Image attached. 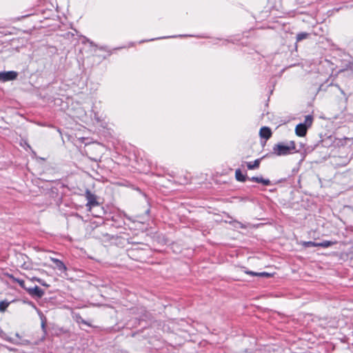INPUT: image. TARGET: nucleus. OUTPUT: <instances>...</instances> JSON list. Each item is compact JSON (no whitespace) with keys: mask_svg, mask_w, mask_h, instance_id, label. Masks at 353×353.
I'll list each match as a JSON object with an SVG mask.
<instances>
[{"mask_svg":"<svg viewBox=\"0 0 353 353\" xmlns=\"http://www.w3.org/2000/svg\"><path fill=\"white\" fill-rule=\"evenodd\" d=\"M295 152L296 150L294 141H290L286 144L283 142L278 143L272 148V153L277 156H285Z\"/></svg>","mask_w":353,"mask_h":353,"instance_id":"nucleus-1","label":"nucleus"},{"mask_svg":"<svg viewBox=\"0 0 353 353\" xmlns=\"http://www.w3.org/2000/svg\"><path fill=\"white\" fill-rule=\"evenodd\" d=\"M235 178L236 181L240 182H245V181L249 180L253 182L262 183L264 185H270L271 184V181L269 179H263L261 176L248 177L246 174H243L240 169L236 170Z\"/></svg>","mask_w":353,"mask_h":353,"instance_id":"nucleus-2","label":"nucleus"},{"mask_svg":"<svg viewBox=\"0 0 353 353\" xmlns=\"http://www.w3.org/2000/svg\"><path fill=\"white\" fill-rule=\"evenodd\" d=\"M18 75V72L13 70L0 72V82L14 81L17 79Z\"/></svg>","mask_w":353,"mask_h":353,"instance_id":"nucleus-3","label":"nucleus"},{"mask_svg":"<svg viewBox=\"0 0 353 353\" xmlns=\"http://www.w3.org/2000/svg\"><path fill=\"white\" fill-rule=\"evenodd\" d=\"M26 292L30 296L36 299H41L45 294L44 290L41 289L39 286L29 287Z\"/></svg>","mask_w":353,"mask_h":353,"instance_id":"nucleus-4","label":"nucleus"},{"mask_svg":"<svg viewBox=\"0 0 353 353\" xmlns=\"http://www.w3.org/2000/svg\"><path fill=\"white\" fill-rule=\"evenodd\" d=\"M85 196L86 198V200L88 201V203L86 204V206L88 207H94L98 206L99 204L98 201H97V196L95 194L91 192L90 190H86Z\"/></svg>","mask_w":353,"mask_h":353,"instance_id":"nucleus-5","label":"nucleus"},{"mask_svg":"<svg viewBox=\"0 0 353 353\" xmlns=\"http://www.w3.org/2000/svg\"><path fill=\"white\" fill-rule=\"evenodd\" d=\"M272 130L269 127L263 126L260 129L259 136L265 141L268 140L272 137Z\"/></svg>","mask_w":353,"mask_h":353,"instance_id":"nucleus-6","label":"nucleus"},{"mask_svg":"<svg viewBox=\"0 0 353 353\" xmlns=\"http://www.w3.org/2000/svg\"><path fill=\"white\" fill-rule=\"evenodd\" d=\"M307 130L308 128L305 127L302 123H299L295 128V133L299 137H305Z\"/></svg>","mask_w":353,"mask_h":353,"instance_id":"nucleus-7","label":"nucleus"},{"mask_svg":"<svg viewBox=\"0 0 353 353\" xmlns=\"http://www.w3.org/2000/svg\"><path fill=\"white\" fill-rule=\"evenodd\" d=\"M50 260L55 264L56 268L61 272H65L67 270V268L63 261L58 259L50 258Z\"/></svg>","mask_w":353,"mask_h":353,"instance_id":"nucleus-8","label":"nucleus"},{"mask_svg":"<svg viewBox=\"0 0 353 353\" xmlns=\"http://www.w3.org/2000/svg\"><path fill=\"white\" fill-rule=\"evenodd\" d=\"M267 156H268V154L262 157L260 159H257L253 163H252V162H247L246 163H247L248 169V170H255V169H257L259 167L261 161L263 159L265 158Z\"/></svg>","mask_w":353,"mask_h":353,"instance_id":"nucleus-9","label":"nucleus"},{"mask_svg":"<svg viewBox=\"0 0 353 353\" xmlns=\"http://www.w3.org/2000/svg\"><path fill=\"white\" fill-rule=\"evenodd\" d=\"M8 277L10 279H11L13 281L19 283V285H20L21 288H22L23 289H24L26 291V290L29 288V287H27L25 284V281L22 279H17V278H15L13 275L12 274H8Z\"/></svg>","mask_w":353,"mask_h":353,"instance_id":"nucleus-10","label":"nucleus"},{"mask_svg":"<svg viewBox=\"0 0 353 353\" xmlns=\"http://www.w3.org/2000/svg\"><path fill=\"white\" fill-rule=\"evenodd\" d=\"M313 122V117L310 114L305 116V121L303 123H301L305 127L309 128L311 127Z\"/></svg>","mask_w":353,"mask_h":353,"instance_id":"nucleus-11","label":"nucleus"},{"mask_svg":"<svg viewBox=\"0 0 353 353\" xmlns=\"http://www.w3.org/2000/svg\"><path fill=\"white\" fill-rule=\"evenodd\" d=\"M10 303L11 302H10L7 300L1 301H0V312L1 313L5 312L6 311L8 307L10 304Z\"/></svg>","mask_w":353,"mask_h":353,"instance_id":"nucleus-12","label":"nucleus"},{"mask_svg":"<svg viewBox=\"0 0 353 353\" xmlns=\"http://www.w3.org/2000/svg\"><path fill=\"white\" fill-rule=\"evenodd\" d=\"M309 37H310L309 33L304 32H299L296 34V42H299V41H303V39H306Z\"/></svg>","mask_w":353,"mask_h":353,"instance_id":"nucleus-13","label":"nucleus"},{"mask_svg":"<svg viewBox=\"0 0 353 353\" xmlns=\"http://www.w3.org/2000/svg\"><path fill=\"white\" fill-rule=\"evenodd\" d=\"M141 251H142V249H139V248H131V249H128L127 250L128 256L130 258H133V259H134V257L137 256V252H141Z\"/></svg>","mask_w":353,"mask_h":353,"instance_id":"nucleus-14","label":"nucleus"},{"mask_svg":"<svg viewBox=\"0 0 353 353\" xmlns=\"http://www.w3.org/2000/svg\"><path fill=\"white\" fill-rule=\"evenodd\" d=\"M334 243L330 241H323L322 242L318 243V247L322 248H329L334 245Z\"/></svg>","mask_w":353,"mask_h":353,"instance_id":"nucleus-15","label":"nucleus"},{"mask_svg":"<svg viewBox=\"0 0 353 353\" xmlns=\"http://www.w3.org/2000/svg\"><path fill=\"white\" fill-rule=\"evenodd\" d=\"M302 245L305 248L318 247V243L314 241H303Z\"/></svg>","mask_w":353,"mask_h":353,"instance_id":"nucleus-16","label":"nucleus"},{"mask_svg":"<svg viewBox=\"0 0 353 353\" xmlns=\"http://www.w3.org/2000/svg\"><path fill=\"white\" fill-rule=\"evenodd\" d=\"M77 322L79 323H83L84 325L91 326V325L88 323L85 320H84L80 315L77 316Z\"/></svg>","mask_w":353,"mask_h":353,"instance_id":"nucleus-17","label":"nucleus"},{"mask_svg":"<svg viewBox=\"0 0 353 353\" xmlns=\"http://www.w3.org/2000/svg\"><path fill=\"white\" fill-rule=\"evenodd\" d=\"M32 281H37L39 283H40L41 285L43 286H46V287H48L49 285H48L43 279H39V278H37V277H32Z\"/></svg>","mask_w":353,"mask_h":353,"instance_id":"nucleus-18","label":"nucleus"},{"mask_svg":"<svg viewBox=\"0 0 353 353\" xmlns=\"http://www.w3.org/2000/svg\"><path fill=\"white\" fill-rule=\"evenodd\" d=\"M257 276L270 278L272 276V274L266 272H257Z\"/></svg>","mask_w":353,"mask_h":353,"instance_id":"nucleus-19","label":"nucleus"},{"mask_svg":"<svg viewBox=\"0 0 353 353\" xmlns=\"http://www.w3.org/2000/svg\"><path fill=\"white\" fill-rule=\"evenodd\" d=\"M112 221L115 223H114V225H115L117 228H120V227H121V225H121V223L123 222V221H121V222L117 223V219H116V218H114V217H112Z\"/></svg>","mask_w":353,"mask_h":353,"instance_id":"nucleus-20","label":"nucleus"},{"mask_svg":"<svg viewBox=\"0 0 353 353\" xmlns=\"http://www.w3.org/2000/svg\"><path fill=\"white\" fill-rule=\"evenodd\" d=\"M245 273H246L247 274L251 275V276H257V272H253V271H250V270H247V271H245Z\"/></svg>","mask_w":353,"mask_h":353,"instance_id":"nucleus-21","label":"nucleus"},{"mask_svg":"<svg viewBox=\"0 0 353 353\" xmlns=\"http://www.w3.org/2000/svg\"><path fill=\"white\" fill-rule=\"evenodd\" d=\"M41 327H42L43 330H45V328H46V321H42V322H41Z\"/></svg>","mask_w":353,"mask_h":353,"instance_id":"nucleus-22","label":"nucleus"},{"mask_svg":"<svg viewBox=\"0 0 353 353\" xmlns=\"http://www.w3.org/2000/svg\"><path fill=\"white\" fill-rule=\"evenodd\" d=\"M327 141V140H322V144L323 146H325V147L329 146L328 145H326Z\"/></svg>","mask_w":353,"mask_h":353,"instance_id":"nucleus-23","label":"nucleus"},{"mask_svg":"<svg viewBox=\"0 0 353 353\" xmlns=\"http://www.w3.org/2000/svg\"><path fill=\"white\" fill-rule=\"evenodd\" d=\"M319 90L320 91H321V90H325V89H324V85H323V84H321V85H320V87H319Z\"/></svg>","mask_w":353,"mask_h":353,"instance_id":"nucleus-24","label":"nucleus"},{"mask_svg":"<svg viewBox=\"0 0 353 353\" xmlns=\"http://www.w3.org/2000/svg\"><path fill=\"white\" fill-rule=\"evenodd\" d=\"M136 334H137V332H133V333H132L131 336L132 337H134L136 336Z\"/></svg>","mask_w":353,"mask_h":353,"instance_id":"nucleus-25","label":"nucleus"},{"mask_svg":"<svg viewBox=\"0 0 353 353\" xmlns=\"http://www.w3.org/2000/svg\"><path fill=\"white\" fill-rule=\"evenodd\" d=\"M341 92L343 94V95H345L344 91L343 90H341Z\"/></svg>","mask_w":353,"mask_h":353,"instance_id":"nucleus-26","label":"nucleus"},{"mask_svg":"<svg viewBox=\"0 0 353 353\" xmlns=\"http://www.w3.org/2000/svg\"><path fill=\"white\" fill-rule=\"evenodd\" d=\"M348 97H345V101H347Z\"/></svg>","mask_w":353,"mask_h":353,"instance_id":"nucleus-27","label":"nucleus"}]
</instances>
